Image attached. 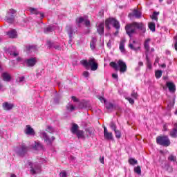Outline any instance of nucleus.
Listing matches in <instances>:
<instances>
[{"label": "nucleus", "mask_w": 177, "mask_h": 177, "mask_svg": "<svg viewBox=\"0 0 177 177\" xmlns=\"http://www.w3.org/2000/svg\"><path fill=\"white\" fill-rule=\"evenodd\" d=\"M136 28L143 31L144 32L146 31V28H145L143 23L133 22L132 24H127L125 26L127 35L132 37V34H135V32H136Z\"/></svg>", "instance_id": "1"}, {"label": "nucleus", "mask_w": 177, "mask_h": 177, "mask_svg": "<svg viewBox=\"0 0 177 177\" xmlns=\"http://www.w3.org/2000/svg\"><path fill=\"white\" fill-rule=\"evenodd\" d=\"M80 63L86 68V70L91 68V71H96V70L99 68V64H97L95 58H89L88 60L82 59Z\"/></svg>", "instance_id": "2"}, {"label": "nucleus", "mask_w": 177, "mask_h": 177, "mask_svg": "<svg viewBox=\"0 0 177 177\" xmlns=\"http://www.w3.org/2000/svg\"><path fill=\"white\" fill-rule=\"evenodd\" d=\"M105 27L108 29L110 30V24L111 26H113V27H114V28H115V30H117L115 32H114V35L117 36L118 35V30H120V28H121V25H120V21H118L117 19H115V18H109L107 19L105 22Z\"/></svg>", "instance_id": "3"}, {"label": "nucleus", "mask_w": 177, "mask_h": 177, "mask_svg": "<svg viewBox=\"0 0 177 177\" xmlns=\"http://www.w3.org/2000/svg\"><path fill=\"white\" fill-rule=\"evenodd\" d=\"M111 67L114 68V70H120V73H126L127 70V64L122 59H119L118 63L112 62L110 63Z\"/></svg>", "instance_id": "4"}, {"label": "nucleus", "mask_w": 177, "mask_h": 177, "mask_svg": "<svg viewBox=\"0 0 177 177\" xmlns=\"http://www.w3.org/2000/svg\"><path fill=\"white\" fill-rule=\"evenodd\" d=\"M156 143L160 146L168 147L171 145V140H169L168 136H160L156 138Z\"/></svg>", "instance_id": "5"}, {"label": "nucleus", "mask_w": 177, "mask_h": 177, "mask_svg": "<svg viewBox=\"0 0 177 177\" xmlns=\"http://www.w3.org/2000/svg\"><path fill=\"white\" fill-rule=\"evenodd\" d=\"M15 15H16V10L14 9H10L7 12V15L6 16V21L7 23L12 24L15 21Z\"/></svg>", "instance_id": "6"}, {"label": "nucleus", "mask_w": 177, "mask_h": 177, "mask_svg": "<svg viewBox=\"0 0 177 177\" xmlns=\"http://www.w3.org/2000/svg\"><path fill=\"white\" fill-rule=\"evenodd\" d=\"M39 136L41 139H44L45 142H46L47 145H52V142L55 140V137L49 138L46 132L44 131H41L39 132Z\"/></svg>", "instance_id": "7"}, {"label": "nucleus", "mask_w": 177, "mask_h": 177, "mask_svg": "<svg viewBox=\"0 0 177 177\" xmlns=\"http://www.w3.org/2000/svg\"><path fill=\"white\" fill-rule=\"evenodd\" d=\"M27 151H28V147L24 145L20 146V147L17 150V153L21 157H23L24 154H27Z\"/></svg>", "instance_id": "8"}, {"label": "nucleus", "mask_w": 177, "mask_h": 177, "mask_svg": "<svg viewBox=\"0 0 177 177\" xmlns=\"http://www.w3.org/2000/svg\"><path fill=\"white\" fill-rule=\"evenodd\" d=\"M129 48L132 50H135V52H137V50H139V49H140V46L139 45V43L133 40L132 43L131 41L129 42Z\"/></svg>", "instance_id": "9"}, {"label": "nucleus", "mask_w": 177, "mask_h": 177, "mask_svg": "<svg viewBox=\"0 0 177 177\" xmlns=\"http://www.w3.org/2000/svg\"><path fill=\"white\" fill-rule=\"evenodd\" d=\"M37 62L38 61L37 60V57H31L25 61L28 67H34V66L37 64Z\"/></svg>", "instance_id": "10"}, {"label": "nucleus", "mask_w": 177, "mask_h": 177, "mask_svg": "<svg viewBox=\"0 0 177 177\" xmlns=\"http://www.w3.org/2000/svg\"><path fill=\"white\" fill-rule=\"evenodd\" d=\"M104 138L106 140H113V133L109 132L106 127H104Z\"/></svg>", "instance_id": "11"}, {"label": "nucleus", "mask_w": 177, "mask_h": 177, "mask_svg": "<svg viewBox=\"0 0 177 177\" xmlns=\"http://www.w3.org/2000/svg\"><path fill=\"white\" fill-rule=\"evenodd\" d=\"M38 48L36 45H26L25 51L28 53H32V52H37Z\"/></svg>", "instance_id": "12"}, {"label": "nucleus", "mask_w": 177, "mask_h": 177, "mask_svg": "<svg viewBox=\"0 0 177 177\" xmlns=\"http://www.w3.org/2000/svg\"><path fill=\"white\" fill-rule=\"evenodd\" d=\"M8 53L10 55V56H13L14 57H17L19 55V51L15 46H11L8 49Z\"/></svg>", "instance_id": "13"}, {"label": "nucleus", "mask_w": 177, "mask_h": 177, "mask_svg": "<svg viewBox=\"0 0 177 177\" xmlns=\"http://www.w3.org/2000/svg\"><path fill=\"white\" fill-rule=\"evenodd\" d=\"M66 31L69 35V44H71V41L73 39V35H74V30H73V26L71 25H68L66 26Z\"/></svg>", "instance_id": "14"}, {"label": "nucleus", "mask_w": 177, "mask_h": 177, "mask_svg": "<svg viewBox=\"0 0 177 177\" xmlns=\"http://www.w3.org/2000/svg\"><path fill=\"white\" fill-rule=\"evenodd\" d=\"M166 86L171 93H174L175 91H176V86L172 82H167Z\"/></svg>", "instance_id": "15"}, {"label": "nucleus", "mask_w": 177, "mask_h": 177, "mask_svg": "<svg viewBox=\"0 0 177 177\" xmlns=\"http://www.w3.org/2000/svg\"><path fill=\"white\" fill-rule=\"evenodd\" d=\"M2 106H3V110H5L6 111H9L15 107V105L12 103L6 102L3 103Z\"/></svg>", "instance_id": "16"}, {"label": "nucleus", "mask_w": 177, "mask_h": 177, "mask_svg": "<svg viewBox=\"0 0 177 177\" xmlns=\"http://www.w3.org/2000/svg\"><path fill=\"white\" fill-rule=\"evenodd\" d=\"M24 132L26 135H35V131H34V129H32L30 125H26Z\"/></svg>", "instance_id": "17"}, {"label": "nucleus", "mask_w": 177, "mask_h": 177, "mask_svg": "<svg viewBox=\"0 0 177 177\" xmlns=\"http://www.w3.org/2000/svg\"><path fill=\"white\" fill-rule=\"evenodd\" d=\"M97 31L100 35H104V24L100 23L97 27Z\"/></svg>", "instance_id": "18"}, {"label": "nucleus", "mask_w": 177, "mask_h": 177, "mask_svg": "<svg viewBox=\"0 0 177 177\" xmlns=\"http://www.w3.org/2000/svg\"><path fill=\"white\" fill-rule=\"evenodd\" d=\"M106 109L108 110V113H111V111H114L115 110V105L111 102L105 103Z\"/></svg>", "instance_id": "19"}, {"label": "nucleus", "mask_w": 177, "mask_h": 177, "mask_svg": "<svg viewBox=\"0 0 177 177\" xmlns=\"http://www.w3.org/2000/svg\"><path fill=\"white\" fill-rule=\"evenodd\" d=\"M77 23L79 24H81V23H84L86 27H89V26H91V21L84 17H80L78 19Z\"/></svg>", "instance_id": "20"}, {"label": "nucleus", "mask_w": 177, "mask_h": 177, "mask_svg": "<svg viewBox=\"0 0 177 177\" xmlns=\"http://www.w3.org/2000/svg\"><path fill=\"white\" fill-rule=\"evenodd\" d=\"M150 41H151V39H147L144 42V48L146 50V55L150 52Z\"/></svg>", "instance_id": "21"}, {"label": "nucleus", "mask_w": 177, "mask_h": 177, "mask_svg": "<svg viewBox=\"0 0 177 177\" xmlns=\"http://www.w3.org/2000/svg\"><path fill=\"white\" fill-rule=\"evenodd\" d=\"M30 172L32 175L41 173V166L38 165H35V168H31Z\"/></svg>", "instance_id": "22"}, {"label": "nucleus", "mask_w": 177, "mask_h": 177, "mask_svg": "<svg viewBox=\"0 0 177 177\" xmlns=\"http://www.w3.org/2000/svg\"><path fill=\"white\" fill-rule=\"evenodd\" d=\"M1 77L3 78V81H6V82H9L10 80H12L10 74H9L8 72L3 73Z\"/></svg>", "instance_id": "23"}, {"label": "nucleus", "mask_w": 177, "mask_h": 177, "mask_svg": "<svg viewBox=\"0 0 177 177\" xmlns=\"http://www.w3.org/2000/svg\"><path fill=\"white\" fill-rule=\"evenodd\" d=\"M171 138H177V123L174 124V127L169 131Z\"/></svg>", "instance_id": "24"}, {"label": "nucleus", "mask_w": 177, "mask_h": 177, "mask_svg": "<svg viewBox=\"0 0 177 177\" xmlns=\"http://www.w3.org/2000/svg\"><path fill=\"white\" fill-rule=\"evenodd\" d=\"M35 150H44V145L39 141H35L33 145Z\"/></svg>", "instance_id": "25"}, {"label": "nucleus", "mask_w": 177, "mask_h": 177, "mask_svg": "<svg viewBox=\"0 0 177 177\" xmlns=\"http://www.w3.org/2000/svg\"><path fill=\"white\" fill-rule=\"evenodd\" d=\"M125 42H126V40L125 39H122L120 41V46H119V49L120 50L124 53V52H125Z\"/></svg>", "instance_id": "26"}, {"label": "nucleus", "mask_w": 177, "mask_h": 177, "mask_svg": "<svg viewBox=\"0 0 177 177\" xmlns=\"http://www.w3.org/2000/svg\"><path fill=\"white\" fill-rule=\"evenodd\" d=\"M78 128H79L78 124L73 123L71 129L72 133L73 134L77 133V132L79 131Z\"/></svg>", "instance_id": "27"}, {"label": "nucleus", "mask_w": 177, "mask_h": 177, "mask_svg": "<svg viewBox=\"0 0 177 177\" xmlns=\"http://www.w3.org/2000/svg\"><path fill=\"white\" fill-rule=\"evenodd\" d=\"M133 16H134L136 19H140L142 17V12L138 10H134L133 11Z\"/></svg>", "instance_id": "28"}, {"label": "nucleus", "mask_w": 177, "mask_h": 177, "mask_svg": "<svg viewBox=\"0 0 177 177\" xmlns=\"http://www.w3.org/2000/svg\"><path fill=\"white\" fill-rule=\"evenodd\" d=\"M7 35L10 37V38H16V36L17 35L16 30H12L11 31H9L7 32Z\"/></svg>", "instance_id": "29"}, {"label": "nucleus", "mask_w": 177, "mask_h": 177, "mask_svg": "<svg viewBox=\"0 0 177 177\" xmlns=\"http://www.w3.org/2000/svg\"><path fill=\"white\" fill-rule=\"evenodd\" d=\"M75 135H77V138L79 139H84V138H85V135L84 134V131L82 130H79L78 131H77Z\"/></svg>", "instance_id": "30"}, {"label": "nucleus", "mask_w": 177, "mask_h": 177, "mask_svg": "<svg viewBox=\"0 0 177 177\" xmlns=\"http://www.w3.org/2000/svg\"><path fill=\"white\" fill-rule=\"evenodd\" d=\"M162 168L164 169H165L166 171H167L168 172H172L173 169L172 167H171V165H169V163H165V166H162Z\"/></svg>", "instance_id": "31"}, {"label": "nucleus", "mask_w": 177, "mask_h": 177, "mask_svg": "<svg viewBox=\"0 0 177 177\" xmlns=\"http://www.w3.org/2000/svg\"><path fill=\"white\" fill-rule=\"evenodd\" d=\"M96 38L93 37L90 44L91 48L92 50L96 48Z\"/></svg>", "instance_id": "32"}, {"label": "nucleus", "mask_w": 177, "mask_h": 177, "mask_svg": "<svg viewBox=\"0 0 177 177\" xmlns=\"http://www.w3.org/2000/svg\"><path fill=\"white\" fill-rule=\"evenodd\" d=\"M148 27L149 30L152 31V32H154V31H156V24L154 22H149L148 24Z\"/></svg>", "instance_id": "33"}, {"label": "nucleus", "mask_w": 177, "mask_h": 177, "mask_svg": "<svg viewBox=\"0 0 177 177\" xmlns=\"http://www.w3.org/2000/svg\"><path fill=\"white\" fill-rule=\"evenodd\" d=\"M66 110L67 111H74V110H75V106H74V105H73L72 104L68 103L66 105Z\"/></svg>", "instance_id": "34"}, {"label": "nucleus", "mask_w": 177, "mask_h": 177, "mask_svg": "<svg viewBox=\"0 0 177 177\" xmlns=\"http://www.w3.org/2000/svg\"><path fill=\"white\" fill-rule=\"evenodd\" d=\"M53 31V26H49L44 29L45 34H49V32H52Z\"/></svg>", "instance_id": "35"}, {"label": "nucleus", "mask_w": 177, "mask_h": 177, "mask_svg": "<svg viewBox=\"0 0 177 177\" xmlns=\"http://www.w3.org/2000/svg\"><path fill=\"white\" fill-rule=\"evenodd\" d=\"M134 172L138 174V175H142V169H140V166H137L134 167Z\"/></svg>", "instance_id": "36"}, {"label": "nucleus", "mask_w": 177, "mask_h": 177, "mask_svg": "<svg viewBox=\"0 0 177 177\" xmlns=\"http://www.w3.org/2000/svg\"><path fill=\"white\" fill-rule=\"evenodd\" d=\"M158 15H160V12H153L152 16H151V19L152 20H156V21H157L158 20V17L157 16H158Z\"/></svg>", "instance_id": "37"}, {"label": "nucleus", "mask_w": 177, "mask_h": 177, "mask_svg": "<svg viewBox=\"0 0 177 177\" xmlns=\"http://www.w3.org/2000/svg\"><path fill=\"white\" fill-rule=\"evenodd\" d=\"M129 163L131 165H136V164H138V161L135 158H131L129 159Z\"/></svg>", "instance_id": "38"}, {"label": "nucleus", "mask_w": 177, "mask_h": 177, "mask_svg": "<svg viewBox=\"0 0 177 177\" xmlns=\"http://www.w3.org/2000/svg\"><path fill=\"white\" fill-rule=\"evenodd\" d=\"M146 59H147V66L148 68H151V62H150V59H149L148 54H146Z\"/></svg>", "instance_id": "39"}, {"label": "nucleus", "mask_w": 177, "mask_h": 177, "mask_svg": "<svg viewBox=\"0 0 177 177\" xmlns=\"http://www.w3.org/2000/svg\"><path fill=\"white\" fill-rule=\"evenodd\" d=\"M110 128L112 129V131H116L117 130V124L114 123V122H111L109 124Z\"/></svg>", "instance_id": "40"}, {"label": "nucleus", "mask_w": 177, "mask_h": 177, "mask_svg": "<svg viewBox=\"0 0 177 177\" xmlns=\"http://www.w3.org/2000/svg\"><path fill=\"white\" fill-rule=\"evenodd\" d=\"M168 160H169V161H172L173 162H176V156H175L174 155L169 156Z\"/></svg>", "instance_id": "41"}, {"label": "nucleus", "mask_w": 177, "mask_h": 177, "mask_svg": "<svg viewBox=\"0 0 177 177\" xmlns=\"http://www.w3.org/2000/svg\"><path fill=\"white\" fill-rule=\"evenodd\" d=\"M155 75H156V78H161V76L162 75V71H157L156 73H155Z\"/></svg>", "instance_id": "42"}, {"label": "nucleus", "mask_w": 177, "mask_h": 177, "mask_svg": "<svg viewBox=\"0 0 177 177\" xmlns=\"http://www.w3.org/2000/svg\"><path fill=\"white\" fill-rule=\"evenodd\" d=\"M114 132L115 138H117V139H120L121 138V131H120L119 130H115L114 131Z\"/></svg>", "instance_id": "43"}, {"label": "nucleus", "mask_w": 177, "mask_h": 177, "mask_svg": "<svg viewBox=\"0 0 177 177\" xmlns=\"http://www.w3.org/2000/svg\"><path fill=\"white\" fill-rule=\"evenodd\" d=\"M30 13H32L33 15H38L39 12H38V10L34 8H30Z\"/></svg>", "instance_id": "44"}, {"label": "nucleus", "mask_w": 177, "mask_h": 177, "mask_svg": "<svg viewBox=\"0 0 177 177\" xmlns=\"http://www.w3.org/2000/svg\"><path fill=\"white\" fill-rule=\"evenodd\" d=\"M131 96L133 97V99H138V93H136L135 91H133L131 94Z\"/></svg>", "instance_id": "45"}, {"label": "nucleus", "mask_w": 177, "mask_h": 177, "mask_svg": "<svg viewBox=\"0 0 177 177\" xmlns=\"http://www.w3.org/2000/svg\"><path fill=\"white\" fill-rule=\"evenodd\" d=\"M127 100H128V102H129V103L131 104H133L135 103V100H133V99L129 97H126Z\"/></svg>", "instance_id": "46"}, {"label": "nucleus", "mask_w": 177, "mask_h": 177, "mask_svg": "<svg viewBox=\"0 0 177 177\" xmlns=\"http://www.w3.org/2000/svg\"><path fill=\"white\" fill-rule=\"evenodd\" d=\"M47 132H49L50 133H52L53 132V128L50 126H48L46 129Z\"/></svg>", "instance_id": "47"}, {"label": "nucleus", "mask_w": 177, "mask_h": 177, "mask_svg": "<svg viewBox=\"0 0 177 177\" xmlns=\"http://www.w3.org/2000/svg\"><path fill=\"white\" fill-rule=\"evenodd\" d=\"M82 75L85 77V78H88L90 75L89 72L88 71H84L82 73Z\"/></svg>", "instance_id": "48"}, {"label": "nucleus", "mask_w": 177, "mask_h": 177, "mask_svg": "<svg viewBox=\"0 0 177 177\" xmlns=\"http://www.w3.org/2000/svg\"><path fill=\"white\" fill-rule=\"evenodd\" d=\"M47 45H48V48H53L55 44L51 42L50 41H48Z\"/></svg>", "instance_id": "49"}, {"label": "nucleus", "mask_w": 177, "mask_h": 177, "mask_svg": "<svg viewBox=\"0 0 177 177\" xmlns=\"http://www.w3.org/2000/svg\"><path fill=\"white\" fill-rule=\"evenodd\" d=\"M59 175H60L61 177H66L67 176V173H66V171H61Z\"/></svg>", "instance_id": "50"}, {"label": "nucleus", "mask_w": 177, "mask_h": 177, "mask_svg": "<svg viewBox=\"0 0 177 177\" xmlns=\"http://www.w3.org/2000/svg\"><path fill=\"white\" fill-rule=\"evenodd\" d=\"M71 99L73 102H78V99L75 96H72Z\"/></svg>", "instance_id": "51"}, {"label": "nucleus", "mask_w": 177, "mask_h": 177, "mask_svg": "<svg viewBox=\"0 0 177 177\" xmlns=\"http://www.w3.org/2000/svg\"><path fill=\"white\" fill-rule=\"evenodd\" d=\"M99 99H100V102H102V103H103V102H104V103H106V99H104V97H100Z\"/></svg>", "instance_id": "52"}, {"label": "nucleus", "mask_w": 177, "mask_h": 177, "mask_svg": "<svg viewBox=\"0 0 177 177\" xmlns=\"http://www.w3.org/2000/svg\"><path fill=\"white\" fill-rule=\"evenodd\" d=\"M163 131H168V125H167V124H164Z\"/></svg>", "instance_id": "53"}, {"label": "nucleus", "mask_w": 177, "mask_h": 177, "mask_svg": "<svg viewBox=\"0 0 177 177\" xmlns=\"http://www.w3.org/2000/svg\"><path fill=\"white\" fill-rule=\"evenodd\" d=\"M100 162H101V164H104V157L100 158Z\"/></svg>", "instance_id": "54"}, {"label": "nucleus", "mask_w": 177, "mask_h": 177, "mask_svg": "<svg viewBox=\"0 0 177 177\" xmlns=\"http://www.w3.org/2000/svg\"><path fill=\"white\" fill-rule=\"evenodd\" d=\"M112 77L113 78H114L115 80L118 79V75L115 74V73H113L112 74Z\"/></svg>", "instance_id": "55"}, {"label": "nucleus", "mask_w": 177, "mask_h": 177, "mask_svg": "<svg viewBox=\"0 0 177 177\" xmlns=\"http://www.w3.org/2000/svg\"><path fill=\"white\" fill-rule=\"evenodd\" d=\"M53 48H55V49H57L58 50H59V49H62V47H60V46H59V45L55 46L54 44Z\"/></svg>", "instance_id": "56"}, {"label": "nucleus", "mask_w": 177, "mask_h": 177, "mask_svg": "<svg viewBox=\"0 0 177 177\" xmlns=\"http://www.w3.org/2000/svg\"><path fill=\"white\" fill-rule=\"evenodd\" d=\"M107 46H108V48H111V40H109V41H108V43H107Z\"/></svg>", "instance_id": "57"}, {"label": "nucleus", "mask_w": 177, "mask_h": 177, "mask_svg": "<svg viewBox=\"0 0 177 177\" xmlns=\"http://www.w3.org/2000/svg\"><path fill=\"white\" fill-rule=\"evenodd\" d=\"M19 82H23L24 81V77H19Z\"/></svg>", "instance_id": "58"}, {"label": "nucleus", "mask_w": 177, "mask_h": 177, "mask_svg": "<svg viewBox=\"0 0 177 177\" xmlns=\"http://www.w3.org/2000/svg\"><path fill=\"white\" fill-rule=\"evenodd\" d=\"M138 66H139L140 67H142V66H143V62H138Z\"/></svg>", "instance_id": "59"}, {"label": "nucleus", "mask_w": 177, "mask_h": 177, "mask_svg": "<svg viewBox=\"0 0 177 177\" xmlns=\"http://www.w3.org/2000/svg\"><path fill=\"white\" fill-rule=\"evenodd\" d=\"M158 62H160V58L156 57L155 60V63H158Z\"/></svg>", "instance_id": "60"}, {"label": "nucleus", "mask_w": 177, "mask_h": 177, "mask_svg": "<svg viewBox=\"0 0 177 177\" xmlns=\"http://www.w3.org/2000/svg\"><path fill=\"white\" fill-rule=\"evenodd\" d=\"M168 5H171L172 3V0H167Z\"/></svg>", "instance_id": "61"}, {"label": "nucleus", "mask_w": 177, "mask_h": 177, "mask_svg": "<svg viewBox=\"0 0 177 177\" xmlns=\"http://www.w3.org/2000/svg\"><path fill=\"white\" fill-rule=\"evenodd\" d=\"M40 17H41V19H44V17H45V16L44 15V14L40 13Z\"/></svg>", "instance_id": "62"}, {"label": "nucleus", "mask_w": 177, "mask_h": 177, "mask_svg": "<svg viewBox=\"0 0 177 177\" xmlns=\"http://www.w3.org/2000/svg\"><path fill=\"white\" fill-rule=\"evenodd\" d=\"M2 88H3V86L0 83V91H2Z\"/></svg>", "instance_id": "63"}, {"label": "nucleus", "mask_w": 177, "mask_h": 177, "mask_svg": "<svg viewBox=\"0 0 177 177\" xmlns=\"http://www.w3.org/2000/svg\"><path fill=\"white\" fill-rule=\"evenodd\" d=\"M10 177H16V175L15 174H11V176Z\"/></svg>", "instance_id": "64"}]
</instances>
